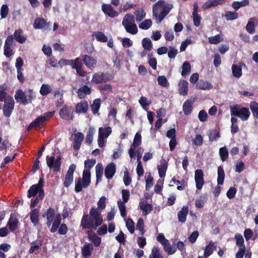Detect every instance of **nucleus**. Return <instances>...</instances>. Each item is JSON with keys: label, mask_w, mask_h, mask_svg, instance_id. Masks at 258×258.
Here are the masks:
<instances>
[{"label": "nucleus", "mask_w": 258, "mask_h": 258, "mask_svg": "<svg viewBox=\"0 0 258 258\" xmlns=\"http://www.w3.org/2000/svg\"><path fill=\"white\" fill-rule=\"evenodd\" d=\"M101 211L93 207L90 209L89 216L84 215L81 220V225L84 229H96L103 222Z\"/></svg>", "instance_id": "1"}, {"label": "nucleus", "mask_w": 258, "mask_h": 258, "mask_svg": "<svg viewBox=\"0 0 258 258\" xmlns=\"http://www.w3.org/2000/svg\"><path fill=\"white\" fill-rule=\"evenodd\" d=\"M171 4H165L164 1H159L153 6V17L157 23H160L172 9Z\"/></svg>", "instance_id": "2"}, {"label": "nucleus", "mask_w": 258, "mask_h": 258, "mask_svg": "<svg viewBox=\"0 0 258 258\" xmlns=\"http://www.w3.org/2000/svg\"><path fill=\"white\" fill-rule=\"evenodd\" d=\"M134 22V17L131 14H126L122 22V25L124 26L126 31L133 35L138 32V28Z\"/></svg>", "instance_id": "3"}, {"label": "nucleus", "mask_w": 258, "mask_h": 258, "mask_svg": "<svg viewBox=\"0 0 258 258\" xmlns=\"http://www.w3.org/2000/svg\"><path fill=\"white\" fill-rule=\"evenodd\" d=\"M75 190L77 192L81 191L83 188H87L90 184L91 177L89 176L88 172H83L82 178H78L75 179Z\"/></svg>", "instance_id": "4"}, {"label": "nucleus", "mask_w": 258, "mask_h": 258, "mask_svg": "<svg viewBox=\"0 0 258 258\" xmlns=\"http://www.w3.org/2000/svg\"><path fill=\"white\" fill-rule=\"evenodd\" d=\"M112 132L110 126L100 127L98 130V145L100 148L105 146V140Z\"/></svg>", "instance_id": "5"}, {"label": "nucleus", "mask_w": 258, "mask_h": 258, "mask_svg": "<svg viewBox=\"0 0 258 258\" xmlns=\"http://www.w3.org/2000/svg\"><path fill=\"white\" fill-rule=\"evenodd\" d=\"M231 114L232 116L239 117L243 121H246L249 118L250 112L247 108L245 107L239 109L236 107H234L231 109Z\"/></svg>", "instance_id": "6"}, {"label": "nucleus", "mask_w": 258, "mask_h": 258, "mask_svg": "<svg viewBox=\"0 0 258 258\" xmlns=\"http://www.w3.org/2000/svg\"><path fill=\"white\" fill-rule=\"evenodd\" d=\"M112 78V75L108 73H97L93 75L92 82L96 84H99L106 82Z\"/></svg>", "instance_id": "7"}, {"label": "nucleus", "mask_w": 258, "mask_h": 258, "mask_svg": "<svg viewBox=\"0 0 258 258\" xmlns=\"http://www.w3.org/2000/svg\"><path fill=\"white\" fill-rule=\"evenodd\" d=\"M46 161L47 166L51 168H54V171H59L61 162L60 157L55 158L53 156H47L46 157Z\"/></svg>", "instance_id": "8"}, {"label": "nucleus", "mask_w": 258, "mask_h": 258, "mask_svg": "<svg viewBox=\"0 0 258 258\" xmlns=\"http://www.w3.org/2000/svg\"><path fill=\"white\" fill-rule=\"evenodd\" d=\"M15 43L13 35H9L5 41L4 46V54L6 57H9L13 54L12 47Z\"/></svg>", "instance_id": "9"}, {"label": "nucleus", "mask_w": 258, "mask_h": 258, "mask_svg": "<svg viewBox=\"0 0 258 258\" xmlns=\"http://www.w3.org/2000/svg\"><path fill=\"white\" fill-rule=\"evenodd\" d=\"M15 102L13 98H10L4 102L3 106V112L4 115L7 117H9L14 110Z\"/></svg>", "instance_id": "10"}, {"label": "nucleus", "mask_w": 258, "mask_h": 258, "mask_svg": "<svg viewBox=\"0 0 258 258\" xmlns=\"http://www.w3.org/2000/svg\"><path fill=\"white\" fill-rule=\"evenodd\" d=\"M76 169V165L71 164L66 174L63 185L65 187H69L73 181V174Z\"/></svg>", "instance_id": "11"}, {"label": "nucleus", "mask_w": 258, "mask_h": 258, "mask_svg": "<svg viewBox=\"0 0 258 258\" xmlns=\"http://www.w3.org/2000/svg\"><path fill=\"white\" fill-rule=\"evenodd\" d=\"M195 180L197 188L198 189H201L205 183L204 173L201 169H197L195 171Z\"/></svg>", "instance_id": "12"}, {"label": "nucleus", "mask_w": 258, "mask_h": 258, "mask_svg": "<svg viewBox=\"0 0 258 258\" xmlns=\"http://www.w3.org/2000/svg\"><path fill=\"white\" fill-rule=\"evenodd\" d=\"M42 182L43 181L42 179H40L37 184L33 185L30 187L27 192V196L28 198H30L32 197L35 196L37 192L39 194L40 191H43L41 189L42 186Z\"/></svg>", "instance_id": "13"}, {"label": "nucleus", "mask_w": 258, "mask_h": 258, "mask_svg": "<svg viewBox=\"0 0 258 258\" xmlns=\"http://www.w3.org/2000/svg\"><path fill=\"white\" fill-rule=\"evenodd\" d=\"M102 11L109 17L114 18L118 16V13L109 4H103L101 6Z\"/></svg>", "instance_id": "14"}, {"label": "nucleus", "mask_w": 258, "mask_h": 258, "mask_svg": "<svg viewBox=\"0 0 258 258\" xmlns=\"http://www.w3.org/2000/svg\"><path fill=\"white\" fill-rule=\"evenodd\" d=\"M61 118L66 120H71L73 118L72 108L66 106L62 108L59 111Z\"/></svg>", "instance_id": "15"}, {"label": "nucleus", "mask_w": 258, "mask_h": 258, "mask_svg": "<svg viewBox=\"0 0 258 258\" xmlns=\"http://www.w3.org/2000/svg\"><path fill=\"white\" fill-rule=\"evenodd\" d=\"M84 139V134L81 132H78L74 134V139L73 143V147L74 150H78L80 149Z\"/></svg>", "instance_id": "16"}, {"label": "nucleus", "mask_w": 258, "mask_h": 258, "mask_svg": "<svg viewBox=\"0 0 258 258\" xmlns=\"http://www.w3.org/2000/svg\"><path fill=\"white\" fill-rule=\"evenodd\" d=\"M83 61L86 66L90 70H93L97 64L96 59L88 55H85L83 56Z\"/></svg>", "instance_id": "17"}, {"label": "nucleus", "mask_w": 258, "mask_h": 258, "mask_svg": "<svg viewBox=\"0 0 258 258\" xmlns=\"http://www.w3.org/2000/svg\"><path fill=\"white\" fill-rule=\"evenodd\" d=\"M116 166L113 163L108 164L105 168V177L108 179H111L115 173Z\"/></svg>", "instance_id": "18"}, {"label": "nucleus", "mask_w": 258, "mask_h": 258, "mask_svg": "<svg viewBox=\"0 0 258 258\" xmlns=\"http://www.w3.org/2000/svg\"><path fill=\"white\" fill-rule=\"evenodd\" d=\"M167 166V162L165 159L160 160V164L158 165L157 168L159 175L161 178L164 177L165 176Z\"/></svg>", "instance_id": "19"}, {"label": "nucleus", "mask_w": 258, "mask_h": 258, "mask_svg": "<svg viewBox=\"0 0 258 258\" xmlns=\"http://www.w3.org/2000/svg\"><path fill=\"white\" fill-rule=\"evenodd\" d=\"M15 98L17 102L23 104H27L29 103V101L27 99V97L25 95L24 92L21 90H18L15 94Z\"/></svg>", "instance_id": "20"}, {"label": "nucleus", "mask_w": 258, "mask_h": 258, "mask_svg": "<svg viewBox=\"0 0 258 258\" xmlns=\"http://www.w3.org/2000/svg\"><path fill=\"white\" fill-rule=\"evenodd\" d=\"M45 25H47V27H50L51 26V23H46L45 20L41 18H36L33 24L34 28L36 29H42Z\"/></svg>", "instance_id": "21"}, {"label": "nucleus", "mask_w": 258, "mask_h": 258, "mask_svg": "<svg viewBox=\"0 0 258 258\" xmlns=\"http://www.w3.org/2000/svg\"><path fill=\"white\" fill-rule=\"evenodd\" d=\"M18 224L19 221L16 216L12 214L7 224L10 230L13 232L15 231L18 227Z\"/></svg>", "instance_id": "22"}, {"label": "nucleus", "mask_w": 258, "mask_h": 258, "mask_svg": "<svg viewBox=\"0 0 258 258\" xmlns=\"http://www.w3.org/2000/svg\"><path fill=\"white\" fill-rule=\"evenodd\" d=\"M188 83L186 81L180 80L178 83V92L183 96L186 95L188 93Z\"/></svg>", "instance_id": "23"}, {"label": "nucleus", "mask_w": 258, "mask_h": 258, "mask_svg": "<svg viewBox=\"0 0 258 258\" xmlns=\"http://www.w3.org/2000/svg\"><path fill=\"white\" fill-rule=\"evenodd\" d=\"M139 206L140 207V209L143 212V216L148 215L152 210V205L148 203L146 201L140 202Z\"/></svg>", "instance_id": "24"}, {"label": "nucleus", "mask_w": 258, "mask_h": 258, "mask_svg": "<svg viewBox=\"0 0 258 258\" xmlns=\"http://www.w3.org/2000/svg\"><path fill=\"white\" fill-rule=\"evenodd\" d=\"M188 213V207L186 206L182 207L181 209L177 213L178 220L182 223H185Z\"/></svg>", "instance_id": "25"}, {"label": "nucleus", "mask_w": 258, "mask_h": 258, "mask_svg": "<svg viewBox=\"0 0 258 258\" xmlns=\"http://www.w3.org/2000/svg\"><path fill=\"white\" fill-rule=\"evenodd\" d=\"M55 212L54 209L49 208L47 212L44 214L43 217H46L47 219L46 224L48 226H50L52 224V222L54 219Z\"/></svg>", "instance_id": "26"}, {"label": "nucleus", "mask_w": 258, "mask_h": 258, "mask_svg": "<svg viewBox=\"0 0 258 258\" xmlns=\"http://www.w3.org/2000/svg\"><path fill=\"white\" fill-rule=\"evenodd\" d=\"M78 96L80 99L84 98L86 95L91 93V88L88 86L84 85L80 88L77 92Z\"/></svg>", "instance_id": "27"}, {"label": "nucleus", "mask_w": 258, "mask_h": 258, "mask_svg": "<svg viewBox=\"0 0 258 258\" xmlns=\"http://www.w3.org/2000/svg\"><path fill=\"white\" fill-rule=\"evenodd\" d=\"M7 89L6 84H3L0 86V101L6 102V100L10 98H13L11 96L8 95L6 92Z\"/></svg>", "instance_id": "28"}, {"label": "nucleus", "mask_w": 258, "mask_h": 258, "mask_svg": "<svg viewBox=\"0 0 258 258\" xmlns=\"http://www.w3.org/2000/svg\"><path fill=\"white\" fill-rule=\"evenodd\" d=\"M23 31L22 29L16 30L13 36V39H15L17 42L20 43H24L26 40V38L22 35Z\"/></svg>", "instance_id": "29"}, {"label": "nucleus", "mask_w": 258, "mask_h": 258, "mask_svg": "<svg viewBox=\"0 0 258 258\" xmlns=\"http://www.w3.org/2000/svg\"><path fill=\"white\" fill-rule=\"evenodd\" d=\"M93 249V246L91 244L85 245L82 248L83 258H89Z\"/></svg>", "instance_id": "30"}, {"label": "nucleus", "mask_w": 258, "mask_h": 258, "mask_svg": "<svg viewBox=\"0 0 258 258\" xmlns=\"http://www.w3.org/2000/svg\"><path fill=\"white\" fill-rule=\"evenodd\" d=\"M222 0H209L203 5L204 9H208L211 7L223 4Z\"/></svg>", "instance_id": "31"}, {"label": "nucleus", "mask_w": 258, "mask_h": 258, "mask_svg": "<svg viewBox=\"0 0 258 258\" xmlns=\"http://www.w3.org/2000/svg\"><path fill=\"white\" fill-rule=\"evenodd\" d=\"M76 112L78 113H85L88 108V104L87 101H82L77 104Z\"/></svg>", "instance_id": "32"}, {"label": "nucleus", "mask_w": 258, "mask_h": 258, "mask_svg": "<svg viewBox=\"0 0 258 258\" xmlns=\"http://www.w3.org/2000/svg\"><path fill=\"white\" fill-rule=\"evenodd\" d=\"M217 246L216 243L212 241L210 242L209 244L206 247L204 251V255L206 257L209 256L211 255L214 250L216 249Z\"/></svg>", "instance_id": "33"}, {"label": "nucleus", "mask_w": 258, "mask_h": 258, "mask_svg": "<svg viewBox=\"0 0 258 258\" xmlns=\"http://www.w3.org/2000/svg\"><path fill=\"white\" fill-rule=\"evenodd\" d=\"M96 163V160L89 159L86 160L84 163V170L83 172L86 171L88 172L89 176L91 177V173L90 170L94 166Z\"/></svg>", "instance_id": "34"}, {"label": "nucleus", "mask_w": 258, "mask_h": 258, "mask_svg": "<svg viewBox=\"0 0 258 258\" xmlns=\"http://www.w3.org/2000/svg\"><path fill=\"white\" fill-rule=\"evenodd\" d=\"M77 63L78 64H77L76 67L75 68V69L76 70L77 74L81 77L86 76L87 72L82 67V60L81 59L78 60Z\"/></svg>", "instance_id": "35"}, {"label": "nucleus", "mask_w": 258, "mask_h": 258, "mask_svg": "<svg viewBox=\"0 0 258 258\" xmlns=\"http://www.w3.org/2000/svg\"><path fill=\"white\" fill-rule=\"evenodd\" d=\"M162 245L164 247V250L167 252L168 254H173L176 251V247L173 245H171L168 240Z\"/></svg>", "instance_id": "36"}, {"label": "nucleus", "mask_w": 258, "mask_h": 258, "mask_svg": "<svg viewBox=\"0 0 258 258\" xmlns=\"http://www.w3.org/2000/svg\"><path fill=\"white\" fill-rule=\"evenodd\" d=\"M196 87L202 90H210L212 88L213 85L209 82L201 80L197 84Z\"/></svg>", "instance_id": "37"}, {"label": "nucleus", "mask_w": 258, "mask_h": 258, "mask_svg": "<svg viewBox=\"0 0 258 258\" xmlns=\"http://www.w3.org/2000/svg\"><path fill=\"white\" fill-rule=\"evenodd\" d=\"M93 37H94L97 41L99 42H106L108 41L107 37L101 31L94 32Z\"/></svg>", "instance_id": "38"}, {"label": "nucleus", "mask_w": 258, "mask_h": 258, "mask_svg": "<svg viewBox=\"0 0 258 258\" xmlns=\"http://www.w3.org/2000/svg\"><path fill=\"white\" fill-rule=\"evenodd\" d=\"M231 69L232 75L234 77L239 78L242 76V69L240 66L233 64Z\"/></svg>", "instance_id": "39"}, {"label": "nucleus", "mask_w": 258, "mask_h": 258, "mask_svg": "<svg viewBox=\"0 0 258 258\" xmlns=\"http://www.w3.org/2000/svg\"><path fill=\"white\" fill-rule=\"evenodd\" d=\"M192 143L194 145L193 148L196 149L199 146H201L203 143V138L200 134L196 135L195 138L192 139Z\"/></svg>", "instance_id": "40"}, {"label": "nucleus", "mask_w": 258, "mask_h": 258, "mask_svg": "<svg viewBox=\"0 0 258 258\" xmlns=\"http://www.w3.org/2000/svg\"><path fill=\"white\" fill-rule=\"evenodd\" d=\"M256 20L255 18H251L246 26V30L249 34H253L255 32L254 22Z\"/></svg>", "instance_id": "41"}, {"label": "nucleus", "mask_w": 258, "mask_h": 258, "mask_svg": "<svg viewBox=\"0 0 258 258\" xmlns=\"http://www.w3.org/2000/svg\"><path fill=\"white\" fill-rule=\"evenodd\" d=\"M249 5V0H243L241 2L235 1L232 4L233 8L237 11L241 7H243Z\"/></svg>", "instance_id": "42"}, {"label": "nucleus", "mask_w": 258, "mask_h": 258, "mask_svg": "<svg viewBox=\"0 0 258 258\" xmlns=\"http://www.w3.org/2000/svg\"><path fill=\"white\" fill-rule=\"evenodd\" d=\"M192 110V102L191 100H186L183 104V111L185 114L188 115Z\"/></svg>", "instance_id": "43"}, {"label": "nucleus", "mask_w": 258, "mask_h": 258, "mask_svg": "<svg viewBox=\"0 0 258 258\" xmlns=\"http://www.w3.org/2000/svg\"><path fill=\"white\" fill-rule=\"evenodd\" d=\"M95 129L93 127L90 126L89 128L86 137V143L88 144H91L93 140V136L95 134Z\"/></svg>", "instance_id": "44"}, {"label": "nucleus", "mask_w": 258, "mask_h": 258, "mask_svg": "<svg viewBox=\"0 0 258 258\" xmlns=\"http://www.w3.org/2000/svg\"><path fill=\"white\" fill-rule=\"evenodd\" d=\"M44 121H45L44 119L41 116L37 117L34 120V121H33L32 122H31L29 124V125L28 126V127L27 128L28 131L30 130L31 128H33L35 126H37L40 124H42Z\"/></svg>", "instance_id": "45"}, {"label": "nucleus", "mask_w": 258, "mask_h": 258, "mask_svg": "<svg viewBox=\"0 0 258 258\" xmlns=\"http://www.w3.org/2000/svg\"><path fill=\"white\" fill-rule=\"evenodd\" d=\"M225 178V173L223 168L221 166L218 168V177L217 183L219 185H222L223 184Z\"/></svg>", "instance_id": "46"}, {"label": "nucleus", "mask_w": 258, "mask_h": 258, "mask_svg": "<svg viewBox=\"0 0 258 258\" xmlns=\"http://www.w3.org/2000/svg\"><path fill=\"white\" fill-rule=\"evenodd\" d=\"M96 182L97 183L101 180L103 171V167L101 164H97L95 167Z\"/></svg>", "instance_id": "47"}, {"label": "nucleus", "mask_w": 258, "mask_h": 258, "mask_svg": "<svg viewBox=\"0 0 258 258\" xmlns=\"http://www.w3.org/2000/svg\"><path fill=\"white\" fill-rule=\"evenodd\" d=\"M52 89L50 86L47 84H43L40 89V93L43 96H46L51 93Z\"/></svg>", "instance_id": "48"}, {"label": "nucleus", "mask_w": 258, "mask_h": 258, "mask_svg": "<svg viewBox=\"0 0 258 258\" xmlns=\"http://www.w3.org/2000/svg\"><path fill=\"white\" fill-rule=\"evenodd\" d=\"M30 219L35 226L37 224L38 222V211L37 209H34L30 212Z\"/></svg>", "instance_id": "49"}, {"label": "nucleus", "mask_w": 258, "mask_h": 258, "mask_svg": "<svg viewBox=\"0 0 258 258\" xmlns=\"http://www.w3.org/2000/svg\"><path fill=\"white\" fill-rule=\"evenodd\" d=\"M100 99H96L93 101V104L91 105L92 112L94 114L97 113L100 107Z\"/></svg>", "instance_id": "50"}, {"label": "nucleus", "mask_w": 258, "mask_h": 258, "mask_svg": "<svg viewBox=\"0 0 258 258\" xmlns=\"http://www.w3.org/2000/svg\"><path fill=\"white\" fill-rule=\"evenodd\" d=\"M191 66L190 64L187 62H184L182 64L181 75L185 76L187 75L190 72Z\"/></svg>", "instance_id": "51"}, {"label": "nucleus", "mask_w": 258, "mask_h": 258, "mask_svg": "<svg viewBox=\"0 0 258 258\" xmlns=\"http://www.w3.org/2000/svg\"><path fill=\"white\" fill-rule=\"evenodd\" d=\"M152 25L151 19H146L139 25V27L142 30L149 29Z\"/></svg>", "instance_id": "52"}, {"label": "nucleus", "mask_w": 258, "mask_h": 258, "mask_svg": "<svg viewBox=\"0 0 258 258\" xmlns=\"http://www.w3.org/2000/svg\"><path fill=\"white\" fill-rule=\"evenodd\" d=\"M223 40L220 34H217L212 37L208 38L209 42L212 44H217Z\"/></svg>", "instance_id": "53"}, {"label": "nucleus", "mask_w": 258, "mask_h": 258, "mask_svg": "<svg viewBox=\"0 0 258 258\" xmlns=\"http://www.w3.org/2000/svg\"><path fill=\"white\" fill-rule=\"evenodd\" d=\"M106 198L104 196L101 197L97 203V208L96 209L98 210L99 211L102 212L106 207Z\"/></svg>", "instance_id": "54"}, {"label": "nucleus", "mask_w": 258, "mask_h": 258, "mask_svg": "<svg viewBox=\"0 0 258 258\" xmlns=\"http://www.w3.org/2000/svg\"><path fill=\"white\" fill-rule=\"evenodd\" d=\"M89 238L91 241L93 242L95 246H97L101 243V238L98 237L95 234L89 233Z\"/></svg>", "instance_id": "55"}, {"label": "nucleus", "mask_w": 258, "mask_h": 258, "mask_svg": "<svg viewBox=\"0 0 258 258\" xmlns=\"http://www.w3.org/2000/svg\"><path fill=\"white\" fill-rule=\"evenodd\" d=\"M146 15V13L144 10H137L135 13L136 21L141 22L145 17Z\"/></svg>", "instance_id": "56"}, {"label": "nucleus", "mask_w": 258, "mask_h": 258, "mask_svg": "<svg viewBox=\"0 0 258 258\" xmlns=\"http://www.w3.org/2000/svg\"><path fill=\"white\" fill-rule=\"evenodd\" d=\"M235 238L236 239V244L239 247H245L244 244V238L242 235L236 233L235 235Z\"/></svg>", "instance_id": "57"}, {"label": "nucleus", "mask_w": 258, "mask_h": 258, "mask_svg": "<svg viewBox=\"0 0 258 258\" xmlns=\"http://www.w3.org/2000/svg\"><path fill=\"white\" fill-rule=\"evenodd\" d=\"M250 108L253 116L258 118V103L255 101L251 102L250 104Z\"/></svg>", "instance_id": "58"}, {"label": "nucleus", "mask_w": 258, "mask_h": 258, "mask_svg": "<svg viewBox=\"0 0 258 258\" xmlns=\"http://www.w3.org/2000/svg\"><path fill=\"white\" fill-rule=\"evenodd\" d=\"M124 202L119 201L117 202L118 207L121 216L123 218H125L126 215L125 211V206Z\"/></svg>", "instance_id": "59"}, {"label": "nucleus", "mask_w": 258, "mask_h": 258, "mask_svg": "<svg viewBox=\"0 0 258 258\" xmlns=\"http://www.w3.org/2000/svg\"><path fill=\"white\" fill-rule=\"evenodd\" d=\"M142 45L145 49L147 51L151 50L152 43L151 40L148 38H145L142 40Z\"/></svg>", "instance_id": "60"}, {"label": "nucleus", "mask_w": 258, "mask_h": 258, "mask_svg": "<svg viewBox=\"0 0 258 258\" xmlns=\"http://www.w3.org/2000/svg\"><path fill=\"white\" fill-rule=\"evenodd\" d=\"M42 245V243L40 241H36L31 243V246L29 249V252L30 253H33L35 251L38 250Z\"/></svg>", "instance_id": "61"}, {"label": "nucleus", "mask_w": 258, "mask_h": 258, "mask_svg": "<svg viewBox=\"0 0 258 258\" xmlns=\"http://www.w3.org/2000/svg\"><path fill=\"white\" fill-rule=\"evenodd\" d=\"M225 17L228 21L235 20L238 18V13L236 12H226L225 15Z\"/></svg>", "instance_id": "62"}, {"label": "nucleus", "mask_w": 258, "mask_h": 258, "mask_svg": "<svg viewBox=\"0 0 258 258\" xmlns=\"http://www.w3.org/2000/svg\"><path fill=\"white\" fill-rule=\"evenodd\" d=\"M149 258H163V257L160 253L159 248L157 247H154Z\"/></svg>", "instance_id": "63"}, {"label": "nucleus", "mask_w": 258, "mask_h": 258, "mask_svg": "<svg viewBox=\"0 0 258 258\" xmlns=\"http://www.w3.org/2000/svg\"><path fill=\"white\" fill-rule=\"evenodd\" d=\"M219 154L223 161H224L227 159L228 155V152L226 147L220 148Z\"/></svg>", "instance_id": "64"}]
</instances>
